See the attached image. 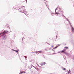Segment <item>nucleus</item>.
Instances as JSON below:
<instances>
[{"label":"nucleus","mask_w":74,"mask_h":74,"mask_svg":"<svg viewBox=\"0 0 74 74\" xmlns=\"http://www.w3.org/2000/svg\"><path fill=\"white\" fill-rule=\"evenodd\" d=\"M73 29H74V28H72V30H73Z\"/></svg>","instance_id":"nucleus-14"},{"label":"nucleus","mask_w":74,"mask_h":74,"mask_svg":"<svg viewBox=\"0 0 74 74\" xmlns=\"http://www.w3.org/2000/svg\"><path fill=\"white\" fill-rule=\"evenodd\" d=\"M70 72H71V71H69L68 72V73H70Z\"/></svg>","instance_id":"nucleus-8"},{"label":"nucleus","mask_w":74,"mask_h":74,"mask_svg":"<svg viewBox=\"0 0 74 74\" xmlns=\"http://www.w3.org/2000/svg\"><path fill=\"white\" fill-rule=\"evenodd\" d=\"M21 72V73H26L25 72H24V71H22Z\"/></svg>","instance_id":"nucleus-10"},{"label":"nucleus","mask_w":74,"mask_h":74,"mask_svg":"<svg viewBox=\"0 0 74 74\" xmlns=\"http://www.w3.org/2000/svg\"><path fill=\"white\" fill-rule=\"evenodd\" d=\"M64 48H65V49H66V50L67 49H68V47H65Z\"/></svg>","instance_id":"nucleus-6"},{"label":"nucleus","mask_w":74,"mask_h":74,"mask_svg":"<svg viewBox=\"0 0 74 74\" xmlns=\"http://www.w3.org/2000/svg\"><path fill=\"white\" fill-rule=\"evenodd\" d=\"M52 47H53V46H52Z\"/></svg>","instance_id":"nucleus-13"},{"label":"nucleus","mask_w":74,"mask_h":74,"mask_svg":"<svg viewBox=\"0 0 74 74\" xmlns=\"http://www.w3.org/2000/svg\"><path fill=\"white\" fill-rule=\"evenodd\" d=\"M8 31H5L1 33L0 34V35L1 36V35H2V37H3L4 35H5V34H6L7 33H8Z\"/></svg>","instance_id":"nucleus-1"},{"label":"nucleus","mask_w":74,"mask_h":74,"mask_svg":"<svg viewBox=\"0 0 74 74\" xmlns=\"http://www.w3.org/2000/svg\"><path fill=\"white\" fill-rule=\"evenodd\" d=\"M58 47V46H56V47L54 48L53 49H56V48H57Z\"/></svg>","instance_id":"nucleus-7"},{"label":"nucleus","mask_w":74,"mask_h":74,"mask_svg":"<svg viewBox=\"0 0 74 74\" xmlns=\"http://www.w3.org/2000/svg\"><path fill=\"white\" fill-rule=\"evenodd\" d=\"M63 12L60 10L57 12H56V14H57V15H59V14H63Z\"/></svg>","instance_id":"nucleus-2"},{"label":"nucleus","mask_w":74,"mask_h":74,"mask_svg":"<svg viewBox=\"0 0 74 74\" xmlns=\"http://www.w3.org/2000/svg\"><path fill=\"white\" fill-rule=\"evenodd\" d=\"M66 51V49H64L61 51V52L62 53H64L65 54H66L67 53L65 51Z\"/></svg>","instance_id":"nucleus-3"},{"label":"nucleus","mask_w":74,"mask_h":74,"mask_svg":"<svg viewBox=\"0 0 74 74\" xmlns=\"http://www.w3.org/2000/svg\"><path fill=\"white\" fill-rule=\"evenodd\" d=\"M57 8H57L55 10V11L56 12V10H57Z\"/></svg>","instance_id":"nucleus-11"},{"label":"nucleus","mask_w":74,"mask_h":74,"mask_svg":"<svg viewBox=\"0 0 74 74\" xmlns=\"http://www.w3.org/2000/svg\"><path fill=\"white\" fill-rule=\"evenodd\" d=\"M19 74H22V73L21 72V73H19Z\"/></svg>","instance_id":"nucleus-12"},{"label":"nucleus","mask_w":74,"mask_h":74,"mask_svg":"<svg viewBox=\"0 0 74 74\" xmlns=\"http://www.w3.org/2000/svg\"><path fill=\"white\" fill-rule=\"evenodd\" d=\"M58 46H59V45Z\"/></svg>","instance_id":"nucleus-17"},{"label":"nucleus","mask_w":74,"mask_h":74,"mask_svg":"<svg viewBox=\"0 0 74 74\" xmlns=\"http://www.w3.org/2000/svg\"><path fill=\"white\" fill-rule=\"evenodd\" d=\"M45 64H46V63L45 62H43L42 63V65H44Z\"/></svg>","instance_id":"nucleus-5"},{"label":"nucleus","mask_w":74,"mask_h":74,"mask_svg":"<svg viewBox=\"0 0 74 74\" xmlns=\"http://www.w3.org/2000/svg\"><path fill=\"white\" fill-rule=\"evenodd\" d=\"M43 52L42 51H36V53L38 55V54H39V53H42Z\"/></svg>","instance_id":"nucleus-4"},{"label":"nucleus","mask_w":74,"mask_h":74,"mask_svg":"<svg viewBox=\"0 0 74 74\" xmlns=\"http://www.w3.org/2000/svg\"><path fill=\"white\" fill-rule=\"evenodd\" d=\"M63 70H66V68H64L63 69Z\"/></svg>","instance_id":"nucleus-9"},{"label":"nucleus","mask_w":74,"mask_h":74,"mask_svg":"<svg viewBox=\"0 0 74 74\" xmlns=\"http://www.w3.org/2000/svg\"><path fill=\"white\" fill-rule=\"evenodd\" d=\"M20 12H21V11H20Z\"/></svg>","instance_id":"nucleus-15"},{"label":"nucleus","mask_w":74,"mask_h":74,"mask_svg":"<svg viewBox=\"0 0 74 74\" xmlns=\"http://www.w3.org/2000/svg\"><path fill=\"white\" fill-rule=\"evenodd\" d=\"M53 49H52V51H53Z\"/></svg>","instance_id":"nucleus-16"}]
</instances>
